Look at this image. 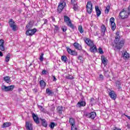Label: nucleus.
I'll list each match as a JSON object with an SVG mask.
<instances>
[{"instance_id":"20e7f679","label":"nucleus","mask_w":130,"mask_h":130,"mask_svg":"<svg viewBox=\"0 0 130 130\" xmlns=\"http://www.w3.org/2000/svg\"><path fill=\"white\" fill-rule=\"evenodd\" d=\"M64 22L67 23V25H68L69 27L70 28H72V29H74V24L72 23V21H71V19L69 18L68 16H64Z\"/></svg>"},{"instance_id":"4468645a","label":"nucleus","mask_w":130,"mask_h":130,"mask_svg":"<svg viewBox=\"0 0 130 130\" xmlns=\"http://www.w3.org/2000/svg\"><path fill=\"white\" fill-rule=\"evenodd\" d=\"M25 127L27 130H33L32 124L30 123L29 122H26Z\"/></svg>"},{"instance_id":"f257e3e1","label":"nucleus","mask_w":130,"mask_h":130,"mask_svg":"<svg viewBox=\"0 0 130 130\" xmlns=\"http://www.w3.org/2000/svg\"><path fill=\"white\" fill-rule=\"evenodd\" d=\"M116 35H117V36L115 37L114 43L113 45L115 51H116V50H120V49L123 47V45H124L125 42L124 40H120V36H119L118 32H116Z\"/></svg>"},{"instance_id":"412c9836","label":"nucleus","mask_w":130,"mask_h":130,"mask_svg":"<svg viewBox=\"0 0 130 130\" xmlns=\"http://www.w3.org/2000/svg\"><path fill=\"white\" fill-rule=\"evenodd\" d=\"M116 86L118 90H121V83L119 81H117L115 82Z\"/></svg>"},{"instance_id":"bf43d9fd","label":"nucleus","mask_w":130,"mask_h":130,"mask_svg":"<svg viewBox=\"0 0 130 130\" xmlns=\"http://www.w3.org/2000/svg\"><path fill=\"white\" fill-rule=\"evenodd\" d=\"M54 27L56 28L57 30H58V26L57 25H54Z\"/></svg>"},{"instance_id":"ddd939ff","label":"nucleus","mask_w":130,"mask_h":130,"mask_svg":"<svg viewBox=\"0 0 130 130\" xmlns=\"http://www.w3.org/2000/svg\"><path fill=\"white\" fill-rule=\"evenodd\" d=\"M32 118L36 123H37V124H39L40 122L39 121V117H38V116L36 115V114H35V113H33Z\"/></svg>"},{"instance_id":"aec40b11","label":"nucleus","mask_w":130,"mask_h":130,"mask_svg":"<svg viewBox=\"0 0 130 130\" xmlns=\"http://www.w3.org/2000/svg\"><path fill=\"white\" fill-rule=\"evenodd\" d=\"M95 11L96 13V16L98 17H99L101 15V11H100V9H99V7L95 6Z\"/></svg>"},{"instance_id":"c03bdc74","label":"nucleus","mask_w":130,"mask_h":130,"mask_svg":"<svg viewBox=\"0 0 130 130\" xmlns=\"http://www.w3.org/2000/svg\"><path fill=\"white\" fill-rule=\"evenodd\" d=\"M66 78L68 79L69 80H72V79H74V77L72 75H69L66 77Z\"/></svg>"},{"instance_id":"6e6552de","label":"nucleus","mask_w":130,"mask_h":130,"mask_svg":"<svg viewBox=\"0 0 130 130\" xmlns=\"http://www.w3.org/2000/svg\"><path fill=\"white\" fill-rule=\"evenodd\" d=\"M8 23L13 31H17V25L15 24L13 19H10Z\"/></svg>"},{"instance_id":"6e6d98bb","label":"nucleus","mask_w":130,"mask_h":130,"mask_svg":"<svg viewBox=\"0 0 130 130\" xmlns=\"http://www.w3.org/2000/svg\"><path fill=\"white\" fill-rule=\"evenodd\" d=\"M51 19H52V21H53V22H55V18H54V17H51Z\"/></svg>"},{"instance_id":"e433bc0d","label":"nucleus","mask_w":130,"mask_h":130,"mask_svg":"<svg viewBox=\"0 0 130 130\" xmlns=\"http://www.w3.org/2000/svg\"><path fill=\"white\" fill-rule=\"evenodd\" d=\"M67 50L68 52V53H69V54H72V53H73V50H71V48H69V47H66Z\"/></svg>"},{"instance_id":"09e8293b","label":"nucleus","mask_w":130,"mask_h":130,"mask_svg":"<svg viewBox=\"0 0 130 130\" xmlns=\"http://www.w3.org/2000/svg\"><path fill=\"white\" fill-rule=\"evenodd\" d=\"M43 21L44 22L43 25L47 24L48 23V20H47L46 19H43Z\"/></svg>"},{"instance_id":"4c0bfd02","label":"nucleus","mask_w":130,"mask_h":130,"mask_svg":"<svg viewBox=\"0 0 130 130\" xmlns=\"http://www.w3.org/2000/svg\"><path fill=\"white\" fill-rule=\"evenodd\" d=\"M90 104L93 105L94 104H96V100H95V99L92 98L90 100Z\"/></svg>"},{"instance_id":"052dcab7","label":"nucleus","mask_w":130,"mask_h":130,"mask_svg":"<svg viewBox=\"0 0 130 130\" xmlns=\"http://www.w3.org/2000/svg\"><path fill=\"white\" fill-rule=\"evenodd\" d=\"M4 55L3 54V52L2 51H0V56H3Z\"/></svg>"},{"instance_id":"0eeeda50","label":"nucleus","mask_w":130,"mask_h":130,"mask_svg":"<svg viewBox=\"0 0 130 130\" xmlns=\"http://www.w3.org/2000/svg\"><path fill=\"white\" fill-rule=\"evenodd\" d=\"M66 5H67V3H66L64 2L59 3L57 8V11L59 14H60L61 12H62V10L64 9Z\"/></svg>"},{"instance_id":"4d7b16f0","label":"nucleus","mask_w":130,"mask_h":130,"mask_svg":"<svg viewBox=\"0 0 130 130\" xmlns=\"http://www.w3.org/2000/svg\"><path fill=\"white\" fill-rule=\"evenodd\" d=\"M125 116L126 117H127V118H128V119H129V120H130V116H128L127 115H125Z\"/></svg>"},{"instance_id":"dca6fc26","label":"nucleus","mask_w":130,"mask_h":130,"mask_svg":"<svg viewBox=\"0 0 130 130\" xmlns=\"http://www.w3.org/2000/svg\"><path fill=\"white\" fill-rule=\"evenodd\" d=\"M73 45L76 49H77L78 50H81L82 46H81L79 43H74Z\"/></svg>"},{"instance_id":"39448f33","label":"nucleus","mask_w":130,"mask_h":130,"mask_svg":"<svg viewBox=\"0 0 130 130\" xmlns=\"http://www.w3.org/2000/svg\"><path fill=\"white\" fill-rule=\"evenodd\" d=\"M93 5L92 4V2L91 1H88L86 5V11L88 14H91L92 11H93Z\"/></svg>"},{"instance_id":"c756f323","label":"nucleus","mask_w":130,"mask_h":130,"mask_svg":"<svg viewBox=\"0 0 130 130\" xmlns=\"http://www.w3.org/2000/svg\"><path fill=\"white\" fill-rule=\"evenodd\" d=\"M46 93L49 95V96H51L52 95V91L50 90L49 88H47L46 90Z\"/></svg>"},{"instance_id":"9d476101","label":"nucleus","mask_w":130,"mask_h":130,"mask_svg":"<svg viewBox=\"0 0 130 130\" xmlns=\"http://www.w3.org/2000/svg\"><path fill=\"white\" fill-rule=\"evenodd\" d=\"M96 116L97 114L95 112H91V113L86 114L87 117H88V118H90L91 119H94Z\"/></svg>"},{"instance_id":"1a4fd4ad","label":"nucleus","mask_w":130,"mask_h":130,"mask_svg":"<svg viewBox=\"0 0 130 130\" xmlns=\"http://www.w3.org/2000/svg\"><path fill=\"white\" fill-rule=\"evenodd\" d=\"M37 31V29L36 28L27 29L26 31V35L27 36H32V35H34L36 33Z\"/></svg>"},{"instance_id":"4be33fe9","label":"nucleus","mask_w":130,"mask_h":130,"mask_svg":"<svg viewBox=\"0 0 130 130\" xmlns=\"http://www.w3.org/2000/svg\"><path fill=\"white\" fill-rule=\"evenodd\" d=\"M69 123L71 124V125H76V121L75 120L74 118H70Z\"/></svg>"},{"instance_id":"7c9ffc66","label":"nucleus","mask_w":130,"mask_h":130,"mask_svg":"<svg viewBox=\"0 0 130 130\" xmlns=\"http://www.w3.org/2000/svg\"><path fill=\"white\" fill-rule=\"evenodd\" d=\"M61 60L62 61H63V62H68V58L67 57V56L63 55L61 57Z\"/></svg>"},{"instance_id":"2eb2a0df","label":"nucleus","mask_w":130,"mask_h":130,"mask_svg":"<svg viewBox=\"0 0 130 130\" xmlns=\"http://www.w3.org/2000/svg\"><path fill=\"white\" fill-rule=\"evenodd\" d=\"M4 44H5V41L3 39L0 40V50L2 51H5V46H4Z\"/></svg>"},{"instance_id":"69168bd1","label":"nucleus","mask_w":130,"mask_h":130,"mask_svg":"<svg viewBox=\"0 0 130 130\" xmlns=\"http://www.w3.org/2000/svg\"><path fill=\"white\" fill-rule=\"evenodd\" d=\"M0 25H1V23H0Z\"/></svg>"},{"instance_id":"0e129e2a","label":"nucleus","mask_w":130,"mask_h":130,"mask_svg":"<svg viewBox=\"0 0 130 130\" xmlns=\"http://www.w3.org/2000/svg\"><path fill=\"white\" fill-rule=\"evenodd\" d=\"M84 52H86V51H84Z\"/></svg>"},{"instance_id":"6ab92c4d","label":"nucleus","mask_w":130,"mask_h":130,"mask_svg":"<svg viewBox=\"0 0 130 130\" xmlns=\"http://www.w3.org/2000/svg\"><path fill=\"white\" fill-rule=\"evenodd\" d=\"M77 106H78V107H82L86 106V102L79 101L77 103Z\"/></svg>"},{"instance_id":"a18cd8bd","label":"nucleus","mask_w":130,"mask_h":130,"mask_svg":"<svg viewBox=\"0 0 130 130\" xmlns=\"http://www.w3.org/2000/svg\"><path fill=\"white\" fill-rule=\"evenodd\" d=\"M76 4H77V2L76 0H71V5H72V6Z\"/></svg>"},{"instance_id":"49530a36","label":"nucleus","mask_w":130,"mask_h":130,"mask_svg":"<svg viewBox=\"0 0 130 130\" xmlns=\"http://www.w3.org/2000/svg\"><path fill=\"white\" fill-rule=\"evenodd\" d=\"M78 59H79V60H80L81 62H82L83 61V57L80 55L78 57Z\"/></svg>"},{"instance_id":"7ed1b4c3","label":"nucleus","mask_w":130,"mask_h":130,"mask_svg":"<svg viewBox=\"0 0 130 130\" xmlns=\"http://www.w3.org/2000/svg\"><path fill=\"white\" fill-rule=\"evenodd\" d=\"M128 16H129V12L124 10V9H123L122 11L119 13V17L122 19H126V18L128 17Z\"/></svg>"},{"instance_id":"423d86ee","label":"nucleus","mask_w":130,"mask_h":130,"mask_svg":"<svg viewBox=\"0 0 130 130\" xmlns=\"http://www.w3.org/2000/svg\"><path fill=\"white\" fill-rule=\"evenodd\" d=\"M2 90L5 91L6 92H10V91H13L14 88H15V85H10L6 86V85H3L1 87Z\"/></svg>"},{"instance_id":"e2e57ef3","label":"nucleus","mask_w":130,"mask_h":130,"mask_svg":"<svg viewBox=\"0 0 130 130\" xmlns=\"http://www.w3.org/2000/svg\"><path fill=\"white\" fill-rule=\"evenodd\" d=\"M123 1H124V2H126V1H127V0H123Z\"/></svg>"},{"instance_id":"72a5a7b5","label":"nucleus","mask_w":130,"mask_h":130,"mask_svg":"<svg viewBox=\"0 0 130 130\" xmlns=\"http://www.w3.org/2000/svg\"><path fill=\"white\" fill-rule=\"evenodd\" d=\"M78 30L80 33H81V34L84 32V29H83V27L82 26V25H79L78 26Z\"/></svg>"},{"instance_id":"58836bf2","label":"nucleus","mask_w":130,"mask_h":130,"mask_svg":"<svg viewBox=\"0 0 130 130\" xmlns=\"http://www.w3.org/2000/svg\"><path fill=\"white\" fill-rule=\"evenodd\" d=\"M99 53H100V54H103V53H104L102 48H101V47L99 48Z\"/></svg>"},{"instance_id":"680f3d73","label":"nucleus","mask_w":130,"mask_h":130,"mask_svg":"<svg viewBox=\"0 0 130 130\" xmlns=\"http://www.w3.org/2000/svg\"><path fill=\"white\" fill-rule=\"evenodd\" d=\"M31 66H32V63H30V64H29V67H31Z\"/></svg>"},{"instance_id":"c85d7f7f","label":"nucleus","mask_w":130,"mask_h":130,"mask_svg":"<svg viewBox=\"0 0 130 130\" xmlns=\"http://www.w3.org/2000/svg\"><path fill=\"white\" fill-rule=\"evenodd\" d=\"M11 125V122H5L3 124L2 127H9Z\"/></svg>"},{"instance_id":"b1692460","label":"nucleus","mask_w":130,"mask_h":130,"mask_svg":"<svg viewBox=\"0 0 130 130\" xmlns=\"http://www.w3.org/2000/svg\"><path fill=\"white\" fill-rule=\"evenodd\" d=\"M40 85L42 89H44V88H45V86L46 85V83H45V82H44V81L41 80L40 81Z\"/></svg>"},{"instance_id":"f3484780","label":"nucleus","mask_w":130,"mask_h":130,"mask_svg":"<svg viewBox=\"0 0 130 130\" xmlns=\"http://www.w3.org/2000/svg\"><path fill=\"white\" fill-rule=\"evenodd\" d=\"M101 59L103 63L104 64L105 66H106V64H107V61H108V60H107V58H106V57H105V56H102Z\"/></svg>"},{"instance_id":"8fccbe9b","label":"nucleus","mask_w":130,"mask_h":130,"mask_svg":"<svg viewBox=\"0 0 130 130\" xmlns=\"http://www.w3.org/2000/svg\"><path fill=\"white\" fill-rule=\"evenodd\" d=\"M39 108H40L41 111H44V109H43V107L41 106H38Z\"/></svg>"},{"instance_id":"a19ab883","label":"nucleus","mask_w":130,"mask_h":130,"mask_svg":"<svg viewBox=\"0 0 130 130\" xmlns=\"http://www.w3.org/2000/svg\"><path fill=\"white\" fill-rule=\"evenodd\" d=\"M71 55H74V56H76L78 55V52H77L76 51H72V53H71Z\"/></svg>"},{"instance_id":"5fc2aeb1","label":"nucleus","mask_w":130,"mask_h":130,"mask_svg":"<svg viewBox=\"0 0 130 130\" xmlns=\"http://www.w3.org/2000/svg\"><path fill=\"white\" fill-rule=\"evenodd\" d=\"M53 81H54V82H56V78H55V76H53Z\"/></svg>"},{"instance_id":"ea45409f","label":"nucleus","mask_w":130,"mask_h":130,"mask_svg":"<svg viewBox=\"0 0 130 130\" xmlns=\"http://www.w3.org/2000/svg\"><path fill=\"white\" fill-rule=\"evenodd\" d=\"M73 9L74 11H77V10H78V5L76 4H74L73 5Z\"/></svg>"},{"instance_id":"f03ea898","label":"nucleus","mask_w":130,"mask_h":130,"mask_svg":"<svg viewBox=\"0 0 130 130\" xmlns=\"http://www.w3.org/2000/svg\"><path fill=\"white\" fill-rule=\"evenodd\" d=\"M84 42L87 44V45H88V46L90 47V50L91 52H97V47H96V45L94 44L93 41L91 40L88 38H86L84 39Z\"/></svg>"},{"instance_id":"a211bd4d","label":"nucleus","mask_w":130,"mask_h":130,"mask_svg":"<svg viewBox=\"0 0 130 130\" xmlns=\"http://www.w3.org/2000/svg\"><path fill=\"white\" fill-rule=\"evenodd\" d=\"M40 120L42 121V125L44 127H47V121L45 119L40 118Z\"/></svg>"},{"instance_id":"de8ad7c7","label":"nucleus","mask_w":130,"mask_h":130,"mask_svg":"<svg viewBox=\"0 0 130 130\" xmlns=\"http://www.w3.org/2000/svg\"><path fill=\"white\" fill-rule=\"evenodd\" d=\"M61 29L63 32H66V31H67V26H62Z\"/></svg>"},{"instance_id":"5701e85b","label":"nucleus","mask_w":130,"mask_h":130,"mask_svg":"<svg viewBox=\"0 0 130 130\" xmlns=\"http://www.w3.org/2000/svg\"><path fill=\"white\" fill-rule=\"evenodd\" d=\"M63 110V107H62V106H59L57 108V111L58 113H59V114H61L62 113Z\"/></svg>"},{"instance_id":"f704fd0d","label":"nucleus","mask_w":130,"mask_h":130,"mask_svg":"<svg viewBox=\"0 0 130 130\" xmlns=\"http://www.w3.org/2000/svg\"><path fill=\"white\" fill-rule=\"evenodd\" d=\"M10 58H11V55L10 54V53H8L6 57V62H8V61H10Z\"/></svg>"},{"instance_id":"864d4df0","label":"nucleus","mask_w":130,"mask_h":130,"mask_svg":"<svg viewBox=\"0 0 130 130\" xmlns=\"http://www.w3.org/2000/svg\"><path fill=\"white\" fill-rule=\"evenodd\" d=\"M33 91L35 92V93H37L38 92V90L37 88H35V89H33Z\"/></svg>"},{"instance_id":"79ce46f5","label":"nucleus","mask_w":130,"mask_h":130,"mask_svg":"<svg viewBox=\"0 0 130 130\" xmlns=\"http://www.w3.org/2000/svg\"><path fill=\"white\" fill-rule=\"evenodd\" d=\"M104 75L105 77H108V76L109 75V74H108V70L105 71Z\"/></svg>"},{"instance_id":"603ef678","label":"nucleus","mask_w":130,"mask_h":130,"mask_svg":"<svg viewBox=\"0 0 130 130\" xmlns=\"http://www.w3.org/2000/svg\"><path fill=\"white\" fill-rule=\"evenodd\" d=\"M104 78V77L103 76V75H102V74L100 75V80H103Z\"/></svg>"},{"instance_id":"393cba45","label":"nucleus","mask_w":130,"mask_h":130,"mask_svg":"<svg viewBox=\"0 0 130 130\" xmlns=\"http://www.w3.org/2000/svg\"><path fill=\"white\" fill-rule=\"evenodd\" d=\"M122 55L124 59H128L129 58V54L127 52H125L123 54H122Z\"/></svg>"},{"instance_id":"9b49d317","label":"nucleus","mask_w":130,"mask_h":130,"mask_svg":"<svg viewBox=\"0 0 130 130\" xmlns=\"http://www.w3.org/2000/svg\"><path fill=\"white\" fill-rule=\"evenodd\" d=\"M115 19L113 17H112L110 19V22L111 23V29L113 31H114L115 29H116V25L115 24V23L114 22Z\"/></svg>"},{"instance_id":"bb28decb","label":"nucleus","mask_w":130,"mask_h":130,"mask_svg":"<svg viewBox=\"0 0 130 130\" xmlns=\"http://www.w3.org/2000/svg\"><path fill=\"white\" fill-rule=\"evenodd\" d=\"M101 32L104 33V34H105V31H106V27L104 24H102L101 26Z\"/></svg>"},{"instance_id":"473e14b6","label":"nucleus","mask_w":130,"mask_h":130,"mask_svg":"<svg viewBox=\"0 0 130 130\" xmlns=\"http://www.w3.org/2000/svg\"><path fill=\"white\" fill-rule=\"evenodd\" d=\"M43 55H44V53H41V54L40 55V58L39 59L41 61V62H42L43 61L44 58L43 57Z\"/></svg>"},{"instance_id":"a878e982","label":"nucleus","mask_w":130,"mask_h":130,"mask_svg":"<svg viewBox=\"0 0 130 130\" xmlns=\"http://www.w3.org/2000/svg\"><path fill=\"white\" fill-rule=\"evenodd\" d=\"M33 27V24H32V22L30 21L26 26V27L27 28V30L31 29Z\"/></svg>"},{"instance_id":"cd10ccee","label":"nucleus","mask_w":130,"mask_h":130,"mask_svg":"<svg viewBox=\"0 0 130 130\" xmlns=\"http://www.w3.org/2000/svg\"><path fill=\"white\" fill-rule=\"evenodd\" d=\"M4 81H5V82H6V83H9L11 82V78L9 76L5 77L4 78Z\"/></svg>"},{"instance_id":"f8f14e48","label":"nucleus","mask_w":130,"mask_h":130,"mask_svg":"<svg viewBox=\"0 0 130 130\" xmlns=\"http://www.w3.org/2000/svg\"><path fill=\"white\" fill-rule=\"evenodd\" d=\"M109 96L110 97V98H111V99H112L113 100H115V99H116V93H115V92H114V91L112 90L109 93Z\"/></svg>"},{"instance_id":"3c124183","label":"nucleus","mask_w":130,"mask_h":130,"mask_svg":"<svg viewBox=\"0 0 130 130\" xmlns=\"http://www.w3.org/2000/svg\"><path fill=\"white\" fill-rule=\"evenodd\" d=\"M42 73L43 75H46V74H47V71H46V70H43Z\"/></svg>"},{"instance_id":"13d9d810","label":"nucleus","mask_w":130,"mask_h":130,"mask_svg":"<svg viewBox=\"0 0 130 130\" xmlns=\"http://www.w3.org/2000/svg\"><path fill=\"white\" fill-rule=\"evenodd\" d=\"M113 130H121V129L116 127Z\"/></svg>"},{"instance_id":"37998d69","label":"nucleus","mask_w":130,"mask_h":130,"mask_svg":"<svg viewBox=\"0 0 130 130\" xmlns=\"http://www.w3.org/2000/svg\"><path fill=\"white\" fill-rule=\"evenodd\" d=\"M71 130H77V126H76V125H71Z\"/></svg>"},{"instance_id":"2f4dec72","label":"nucleus","mask_w":130,"mask_h":130,"mask_svg":"<svg viewBox=\"0 0 130 130\" xmlns=\"http://www.w3.org/2000/svg\"><path fill=\"white\" fill-rule=\"evenodd\" d=\"M49 127L51 128V129H53L54 128V127L55 126V123L53 122H51L50 123V124L49 125Z\"/></svg>"},{"instance_id":"c9c22d12","label":"nucleus","mask_w":130,"mask_h":130,"mask_svg":"<svg viewBox=\"0 0 130 130\" xmlns=\"http://www.w3.org/2000/svg\"><path fill=\"white\" fill-rule=\"evenodd\" d=\"M110 9V6H107V7L106 8V9L105 10V14H108V13H109Z\"/></svg>"}]
</instances>
